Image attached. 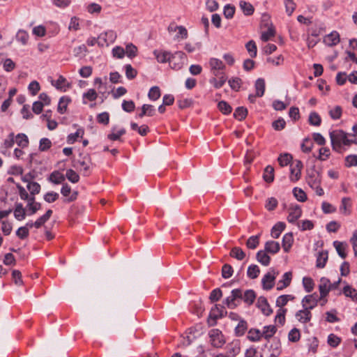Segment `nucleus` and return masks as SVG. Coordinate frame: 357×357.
Segmentation results:
<instances>
[{
	"label": "nucleus",
	"instance_id": "obj_1",
	"mask_svg": "<svg viewBox=\"0 0 357 357\" xmlns=\"http://www.w3.org/2000/svg\"><path fill=\"white\" fill-rule=\"evenodd\" d=\"M208 67L212 77L210 83L216 89L223 86V63L220 59L211 58L208 61Z\"/></svg>",
	"mask_w": 357,
	"mask_h": 357
},
{
	"label": "nucleus",
	"instance_id": "obj_2",
	"mask_svg": "<svg viewBox=\"0 0 357 357\" xmlns=\"http://www.w3.org/2000/svg\"><path fill=\"white\" fill-rule=\"evenodd\" d=\"M329 135L333 149L336 151H340L342 145L349 146L348 135L351 136L342 130H333Z\"/></svg>",
	"mask_w": 357,
	"mask_h": 357
},
{
	"label": "nucleus",
	"instance_id": "obj_3",
	"mask_svg": "<svg viewBox=\"0 0 357 357\" xmlns=\"http://www.w3.org/2000/svg\"><path fill=\"white\" fill-rule=\"evenodd\" d=\"M279 272L274 268H271L262 278L261 284L263 289L265 290L271 289L275 283V278Z\"/></svg>",
	"mask_w": 357,
	"mask_h": 357
},
{
	"label": "nucleus",
	"instance_id": "obj_4",
	"mask_svg": "<svg viewBox=\"0 0 357 357\" xmlns=\"http://www.w3.org/2000/svg\"><path fill=\"white\" fill-rule=\"evenodd\" d=\"M92 163L89 155H80V158L76 162L75 167L83 172L84 176H89L91 172Z\"/></svg>",
	"mask_w": 357,
	"mask_h": 357
},
{
	"label": "nucleus",
	"instance_id": "obj_5",
	"mask_svg": "<svg viewBox=\"0 0 357 357\" xmlns=\"http://www.w3.org/2000/svg\"><path fill=\"white\" fill-rule=\"evenodd\" d=\"M185 59V53L181 51L172 54L169 61L171 68L176 70H180L183 67Z\"/></svg>",
	"mask_w": 357,
	"mask_h": 357
},
{
	"label": "nucleus",
	"instance_id": "obj_6",
	"mask_svg": "<svg viewBox=\"0 0 357 357\" xmlns=\"http://www.w3.org/2000/svg\"><path fill=\"white\" fill-rule=\"evenodd\" d=\"M116 38V33L112 30L101 33L98 37V45L100 47L108 46L113 43Z\"/></svg>",
	"mask_w": 357,
	"mask_h": 357
},
{
	"label": "nucleus",
	"instance_id": "obj_7",
	"mask_svg": "<svg viewBox=\"0 0 357 357\" xmlns=\"http://www.w3.org/2000/svg\"><path fill=\"white\" fill-rule=\"evenodd\" d=\"M242 298V291L240 289H235L231 291V294L226 299V304L230 308L236 307L241 298Z\"/></svg>",
	"mask_w": 357,
	"mask_h": 357
},
{
	"label": "nucleus",
	"instance_id": "obj_8",
	"mask_svg": "<svg viewBox=\"0 0 357 357\" xmlns=\"http://www.w3.org/2000/svg\"><path fill=\"white\" fill-rule=\"evenodd\" d=\"M222 317V307L220 305H215L210 311L208 318V323L210 326L217 324V320Z\"/></svg>",
	"mask_w": 357,
	"mask_h": 357
},
{
	"label": "nucleus",
	"instance_id": "obj_9",
	"mask_svg": "<svg viewBox=\"0 0 357 357\" xmlns=\"http://www.w3.org/2000/svg\"><path fill=\"white\" fill-rule=\"evenodd\" d=\"M210 341L214 347L220 348L223 345V335L218 329H212L209 332Z\"/></svg>",
	"mask_w": 357,
	"mask_h": 357
},
{
	"label": "nucleus",
	"instance_id": "obj_10",
	"mask_svg": "<svg viewBox=\"0 0 357 357\" xmlns=\"http://www.w3.org/2000/svg\"><path fill=\"white\" fill-rule=\"evenodd\" d=\"M321 299V298H320V296L319 297L318 295L315 293L307 295L302 299V306L312 310L317 305L319 300Z\"/></svg>",
	"mask_w": 357,
	"mask_h": 357
},
{
	"label": "nucleus",
	"instance_id": "obj_11",
	"mask_svg": "<svg viewBox=\"0 0 357 357\" xmlns=\"http://www.w3.org/2000/svg\"><path fill=\"white\" fill-rule=\"evenodd\" d=\"M302 215V209L298 205H291L288 208L287 221L295 223Z\"/></svg>",
	"mask_w": 357,
	"mask_h": 357
},
{
	"label": "nucleus",
	"instance_id": "obj_12",
	"mask_svg": "<svg viewBox=\"0 0 357 357\" xmlns=\"http://www.w3.org/2000/svg\"><path fill=\"white\" fill-rule=\"evenodd\" d=\"M51 84L57 90L62 92L67 91L71 87V84L62 75H59L56 80H51Z\"/></svg>",
	"mask_w": 357,
	"mask_h": 357
},
{
	"label": "nucleus",
	"instance_id": "obj_13",
	"mask_svg": "<svg viewBox=\"0 0 357 357\" xmlns=\"http://www.w3.org/2000/svg\"><path fill=\"white\" fill-rule=\"evenodd\" d=\"M295 317L301 324H307L312 319L311 310L305 307L296 312Z\"/></svg>",
	"mask_w": 357,
	"mask_h": 357
},
{
	"label": "nucleus",
	"instance_id": "obj_14",
	"mask_svg": "<svg viewBox=\"0 0 357 357\" xmlns=\"http://www.w3.org/2000/svg\"><path fill=\"white\" fill-rule=\"evenodd\" d=\"M320 298H325L331 290V281L329 279L323 277L320 279L319 284Z\"/></svg>",
	"mask_w": 357,
	"mask_h": 357
},
{
	"label": "nucleus",
	"instance_id": "obj_15",
	"mask_svg": "<svg viewBox=\"0 0 357 357\" xmlns=\"http://www.w3.org/2000/svg\"><path fill=\"white\" fill-rule=\"evenodd\" d=\"M303 167V163L300 160H296L294 164L291 165L290 176L291 181H297L301 178Z\"/></svg>",
	"mask_w": 357,
	"mask_h": 357
},
{
	"label": "nucleus",
	"instance_id": "obj_16",
	"mask_svg": "<svg viewBox=\"0 0 357 357\" xmlns=\"http://www.w3.org/2000/svg\"><path fill=\"white\" fill-rule=\"evenodd\" d=\"M257 306L266 316H268L273 312V310L271 308L267 299L264 296H260L258 298Z\"/></svg>",
	"mask_w": 357,
	"mask_h": 357
},
{
	"label": "nucleus",
	"instance_id": "obj_17",
	"mask_svg": "<svg viewBox=\"0 0 357 357\" xmlns=\"http://www.w3.org/2000/svg\"><path fill=\"white\" fill-rule=\"evenodd\" d=\"M324 43L328 47H333L340 43V34L334 31L324 38Z\"/></svg>",
	"mask_w": 357,
	"mask_h": 357
},
{
	"label": "nucleus",
	"instance_id": "obj_18",
	"mask_svg": "<svg viewBox=\"0 0 357 357\" xmlns=\"http://www.w3.org/2000/svg\"><path fill=\"white\" fill-rule=\"evenodd\" d=\"M306 179L307 184L311 188L321 185V176L319 173L316 170L311 171V172L308 174Z\"/></svg>",
	"mask_w": 357,
	"mask_h": 357
},
{
	"label": "nucleus",
	"instance_id": "obj_19",
	"mask_svg": "<svg viewBox=\"0 0 357 357\" xmlns=\"http://www.w3.org/2000/svg\"><path fill=\"white\" fill-rule=\"evenodd\" d=\"M227 349V353L229 357L236 356L241 350L240 341L238 340H233L231 343L228 344Z\"/></svg>",
	"mask_w": 357,
	"mask_h": 357
},
{
	"label": "nucleus",
	"instance_id": "obj_20",
	"mask_svg": "<svg viewBox=\"0 0 357 357\" xmlns=\"http://www.w3.org/2000/svg\"><path fill=\"white\" fill-rule=\"evenodd\" d=\"M292 279V273L291 272H286L283 275L282 278L279 280L277 283V289L282 290L286 287H287Z\"/></svg>",
	"mask_w": 357,
	"mask_h": 357
},
{
	"label": "nucleus",
	"instance_id": "obj_21",
	"mask_svg": "<svg viewBox=\"0 0 357 357\" xmlns=\"http://www.w3.org/2000/svg\"><path fill=\"white\" fill-rule=\"evenodd\" d=\"M153 54L155 56L158 62L164 63L167 61L169 62L172 54H171L169 52L155 50L153 51Z\"/></svg>",
	"mask_w": 357,
	"mask_h": 357
},
{
	"label": "nucleus",
	"instance_id": "obj_22",
	"mask_svg": "<svg viewBox=\"0 0 357 357\" xmlns=\"http://www.w3.org/2000/svg\"><path fill=\"white\" fill-rule=\"evenodd\" d=\"M71 188L68 184H65L62 186L61 190V193L64 196L68 197L66 201L68 202H73L77 199V192H73L71 195Z\"/></svg>",
	"mask_w": 357,
	"mask_h": 357
},
{
	"label": "nucleus",
	"instance_id": "obj_23",
	"mask_svg": "<svg viewBox=\"0 0 357 357\" xmlns=\"http://www.w3.org/2000/svg\"><path fill=\"white\" fill-rule=\"evenodd\" d=\"M294 243L293 234L289 232L283 236L282 238V248L285 252H288Z\"/></svg>",
	"mask_w": 357,
	"mask_h": 357
},
{
	"label": "nucleus",
	"instance_id": "obj_24",
	"mask_svg": "<svg viewBox=\"0 0 357 357\" xmlns=\"http://www.w3.org/2000/svg\"><path fill=\"white\" fill-rule=\"evenodd\" d=\"M280 245L278 242L269 241L265 243L264 250L268 253L274 255L280 251Z\"/></svg>",
	"mask_w": 357,
	"mask_h": 357
},
{
	"label": "nucleus",
	"instance_id": "obj_25",
	"mask_svg": "<svg viewBox=\"0 0 357 357\" xmlns=\"http://www.w3.org/2000/svg\"><path fill=\"white\" fill-rule=\"evenodd\" d=\"M126 133V130L123 128H118L116 126L112 127L111 133L107 135V138L109 140L115 141L119 140L121 136Z\"/></svg>",
	"mask_w": 357,
	"mask_h": 357
},
{
	"label": "nucleus",
	"instance_id": "obj_26",
	"mask_svg": "<svg viewBox=\"0 0 357 357\" xmlns=\"http://www.w3.org/2000/svg\"><path fill=\"white\" fill-rule=\"evenodd\" d=\"M285 223L283 222H277L271 229V236L273 238H278L285 229Z\"/></svg>",
	"mask_w": 357,
	"mask_h": 357
},
{
	"label": "nucleus",
	"instance_id": "obj_27",
	"mask_svg": "<svg viewBox=\"0 0 357 357\" xmlns=\"http://www.w3.org/2000/svg\"><path fill=\"white\" fill-rule=\"evenodd\" d=\"M340 211L345 215L351 213V199L349 197H343L342 199Z\"/></svg>",
	"mask_w": 357,
	"mask_h": 357
},
{
	"label": "nucleus",
	"instance_id": "obj_28",
	"mask_svg": "<svg viewBox=\"0 0 357 357\" xmlns=\"http://www.w3.org/2000/svg\"><path fill=\"white\" fill-rule=\"evenodd\" d=\"M71 102L70 98L68 96H62L59 101L57 110L58 112L63 114L66 113L68 104Z\"/></svg>",
	"mask_w": 357,
	"mask_h": 357
},
{
	"label": "nucleus",
	"instance_id": "obj_29",
	"mask_svg": "<svg viewBox=\"0 0 357 357\" xmlns=\"http://www.w3.org/2000/svg\"><path fill=\"white\" fill-rule=\"evenodd\" d=\"M256 298L255 292L252 289L246 290L244 294H242V299L247 305H252Z\"/></svg>",
	"mask_w": 357,
	"mask_h": 357
},
{
	"label": "nucleus",
	"instance_id": "obj_30",
	"mask_svg": "<svg viewBox=\"0 0 357 357\" xmlns=\"http://www.w3.org/2000/svg\"><path fill=\"white\" fill-rule=\"evenodd\" d=\"M14 216L17 220H22L26 217V211L23 207L22 204L17 203L14 210Z\"/></svg>",
	"mask_w": 357,
	"mask_h": 357
},
{
	"label": "nucleus",
	"instance_id": "obj_31",
	"mask_svg": "<svg viewBox=\"0 0 357 357\" xmlns=\"http://www.w3.org/2000/svg\"><path fill=\"white\" fill-rule=\"evenodd\" d=\"M84 135L83 128H78L75 133H71L67 137V142L70 144H74L79 138H82Z\"/></svg>",
	"mask_w": 357,
	"mask_h": 357
},
{
	"label": "nucleus",
	"instance_id": "obj_32",
	"mask_svg": "<svg viewBox=\"0 0 357 357\" xmlns=\"http://www.w3.org/2000/svg\"><path fill=\"white\" fill-rule=\"evenodd\" d=\"M52 211L49 209L46 213L34 222V227L38 229L43 226L51 217Z\"/></svg>",
	"mask_w": 357,
	"mask_h": 357
},
{
	"label": "nucleus",
	"instance_id": "obj_33",
	"mask_svg": "<svg viewBox=\"0 0 357 357\" xmlns=\"http://www.w3.org/2000/svg\"><path fill=\"white\" fill-rule=\"evenodd\" d=\"M257 261L264 266H268L271 261V257L267 255V252L259 250L256 255Z\"/></svg>",
	"mask_w": 357,
	"mask_h": 357
},
{
	"label": "nucleus",
	"instance_id": "obj_34",
	"mask_svg": "<svg viewBox=\"0 0 357 357\" xmlns=\"http://www.w3.org/2000/svg\"><path fill=\"white\" fill-rule=\"evenodd\" d=\"M333 245L339 256L342 259H345L347 257V253L345 252L347 244L343 242L335 241L333 242Z\"/></svg>",
	"mask_w": 357,
	"mask_h": 357
},
{
	"label": "nucleus",
	"instance_id": "obj_35",
	"mask_svg": "<svg viewBox=\"0 0 357 357\" xmlns=\"http://www.w3.org/2000/svg\"><path fill=\"white\" fill-rule=\"evenodd\" d=\"M328 260V252L327 251H321L319 252L318 256L317 257V267L319 268H322L326 266V263Z\"/></svg>",
	"mask_w": 357,
	"mask_h": 357
},
{
	"label": "nucleus",
	"instance_id": "obj_36",
	"mask_svg": "<svg viewBox=\"0 0 357 357\" xmlns=\"http://www.w3.org/2000/svg\"><path fill=\"white\" fill-rule=\"evenodd\" d=\"M155 109L151 105L144 104L142 107V112L138 114L139 118H142L144 116H152L154 115Z\"/></svg>",
	"mask_w": 357,
	"mask_h": 357
},
{
	"label": "nucleus",
	"instance_id": "obj_37",
	"mask_svg": "<svg viewBox=\"0 0 357 357\" xmlns=\"http://www.w3.org/2000/svg\"><path fill=\"white\" fill-rule=\"evenodd\" d=\"M137 52H138L137 47L134 44L130 43L126 45L125 52H126V55L128 58H130V59L135 58L137 55Z\"/></svg>",
	"mask_w": 357,
	"mask_h": 357
},
{
	"label": "nucleus",
	"instance_id": "obj_38",
	"mask_svg": "<svg viewBox=\"0 0 357 357\" xmlns=\"http://www.w3.org/2000/svg\"><path fill=\"white\" fill-rule=\"evenodd\" d=\"M256 96L257 97L263 96L265 91V81L262 78H259L255 82Z\"/></svg>",
	"mask_w": 357,
	"mask_h": 357
},
{
	"label": "nucleus",
	"instance_id": "obj_39",
	"mask_svg": "<svg viewBox=\"0 0 357 357\" xmlns=\"http://www.w3.org/2000/svg\"><path fill=\"white\" fill-rule=\"evenodd\" d=\"M343 293L347 297H350L353 301H357V289L350 285H346L343 289Z\"/></svg>",
	"mask_w": 357,
	"mask_h": 357
},
{
	"label": "nucleus",
	"instance_id": "obj_40",
	"mask_svg": "<svg viewBox=\"0 0 357 357\" xmlns=\"http://www.w3.org/2000/svg\"><path fill=\"white\" fill-rule=\"evenodd\" d=\"M50 181L54 184H59L65 181V176L59 172L54 171L50 174Z\"/></svg>",
	"mask_w": 357,
	"mask_h": 357
},
{
	"label": "nucleus",
	"instance_id": "obj_41",
	"mask_svg": "<svg viewBox=\"0 0 357 357\" xmlns=\"http://www.w3.org/2000/svg\"><path fill=\"white\" fill-rule=\"evenodd\" d=\"M247 328V322L243 319H240L237 326L235 327V334L237 336H241L245 333Z\"/></svg>",
	"mask_w": 357,
	"mask_h": 357
},
{
	"label": "nucleus",
	"instance_id": "obj_42",
	"mask_svg": "<svg viewBox=\"0 0 357 357\" xmlns=\"http://www.w3.org/2000/svg\"><path fill=\"white\" fill-rule=\"evenodd\" d=\"M276 331L277 329L273 325L264 326V330L261 332L262 337L268 340L274 335V334L276 333Z\"/></svg>",
	"mask_w": 357,
	"mask_h": 357
},
{
	"label": "nucleus",
	"instance_id": "obj_43",
	"mask_svg": "<svg viewBox=\"0 0 357 357\" xmlns=\"http://www.w3.org/2000/svg\"><path fill=\"white\" fill-rule=\"evenodd\" d=\"M239 6L245 15H251L254 13V7L248 2L241 1Z\"/></svg>",
	"mask_w": 357,
	"mask_h": 357
},
{
	"label": "nucleus",
	"instance_id": "obj_44",
	"mask_svg": "<svg viewBox=\"0 0 357 357\" xmlns=\"http://www.w3.org/2000/svg\"><path fill=\"white\" fill-rule=\"evenodd\" d=\"M259 236H260V234L250 236L247 240V242H246V246L248 247V248L251 249V250H254V249L257 248V247L259 244Z\"/></svg>",
	"mask_w": 357,
	"mask_h": 357
},
{
	"label": "nucleus",
	"instance_id": "obj_45",
	"mask_svg": "<svg viewBox=\"0 0 357 357\" xmlns=\"http://www.w3.org/2000/svg\"><path fill=\"white\" fill-rule=\"evenodd\" d=\"M15 142L22 148L26 147L29 144V139L27 136L23 133L17 135Z\"/></svg>",
	"mask_w": 357,
	"mask_h": 357
},
{
	"label": "nucleus",
	"instance_id": "obj_46",
	"mask_svg": "<svg viewBox=\"0 0 357 357\" xmlns=\"http://www.w3.org/2000/svg\"><path fill=\"white\" fill-rule=\"evenodd\" d=\"M230 256L241 261L245 258V254L241 248L234 247L230 252Z\"/></svg>",
	"mask_w": 357,
	"mask_h": 357
},
{
	"label": "nucleus",
	"instance_id": "obj_47",
	"mask_svg": "<svg viewBox=\"0 0 357 357\" xmlns=\"http://www.w3.org/2000/svg\"><path fill=\"white\" fill-rule=\"evenodd\" d=\"M262 337V333L258 329H250L248 331V338L252 342H257Z\"/></svg>",
	"mask_w": 357,
	"mask_h": 357
},
{
	"label": "nucleus",
	"instance_id": "obj_48",
	"mask_svg": "<svg viewBox=\"0 0 357 357\" xmlns=\"http://www.w3.org/2000/svg\"><path fill=\"white\" fill-rule=\"evenodd\" d=\"M248 114V110L244 107H237L234 113V116L236 119L238 121H242L244 119Z\"/></svg>",
	"mask_w": 357,
	"mask_h": 357
},
{
	"label": "nucleus",
	"instance_id": "obj_49",
	"mask_svg": "<svg viewBox=\"0 0 357 357\" xmlns=\"http://www.w3.org/2000/svg\"><path fill=\"white\" fill-rule=\"evenodd\" d=\"M259 273L260 270L257 265L252 264L248 268L247 275L251 279L257 278L259 276Z\"/></svg>",
	"mask_w": 357,
	"mask_h": 357
},
{
	"label": "nucleus",
	"instance_id": "obj_50",
	"mask_svg": "<svg viewBox=\"0 0 357 357\" xmlns=\"http://www.w3.org/2000/svg\"><path fill=\"white\" fill-rule=\"evenodd\" d=\"M294 299V296L292 295H282L280 296L276 300V305L278 307H282L287 305L288 301H292Z\"/></svg>",
	"mask_w": 357,
	"mask_h": 357
},
{
	"label": "nucleus",
	"instance_id": "obj_51",
	"mask_svg": "<svg viewBox=\"0 0 357 357\" xmlns=\"http://www.w3.org/2000/svg\"><path fill=\"white\" fill-rule=\"evenodd\" d=\"M274 169L271 166H267L264 173V178L267 183H271L274 179Z\"/></svg>",
	"mask_w": 357,
	"mask_h": 357
},
{
	"label": "nucleus",
	"instance_id": "obj_52",
	"mask_svg": "<svg viewBox=\"0 0 357 357\" xmlns=\"http://www.w3.org/2000/svg\"><path fill=\"white\" fill-rule=\"evenodd\" d=\"M26 187L31 195H36L40 191V184L35 181L29 182Z\"/></svg>",
	"mask_w": 357,
	"mask_h": 357
},
{
	"label": "nucleus",
	"instance_id": "obj_53",
	"mask_svg": "<svg viewBox=\"0 0 357 357\" xmlns=\"http://www.w3.org/2000/svg\"><path fill=\"white\" fill-rule=\"evenodd\" d=\"M293 193L294 197L298 202H304L306 201L307 195L302 189L298 188H294L293 190Z\"/></svg>",
	"mask_w": 357,
	"mask_h": 357
},
{
	"label": "nucleus",
	"instance_id": "obj_54",
	"mask_svg": "<svg viewBox=\"0 0 357 357\" xmlns=\"http://www.w3.org/2000/svg\"><path fill=\"white\" fill-rule=\"evenodd\" d=\"M160 90L158 86H152L148 93V97L151 100H156L160 97Z\"/></svg>",
	"mask_w": 357,
	"mask_h": 357
},
{
	"label": "nucleus",
	"instance_id": "obj_55",
	"mask_svg": "<svg viewBox=\"0 0 357 357\" xmlns=\"http://www.w3.org/2000/svg\"><path fill=\"white\" fill-rule=\"evenodd\" d=\"M188 36V30L183 26H180L177 31V33L174 37L176 40L180 41L184 39H186Z\"/></svg>",
	"mask_w": 357,
	"mask_h": 357
},
{
	"label": "nucleus",
	"instance_id": "obj_56",
	"mask_svg": "<svg viewBox=\"0 0 357 357\" xmlns=\"http://www.w3.org/2000/svg\"><path fill=\"white\" fill-rule=\"evenodd\" d=\"M245 47L250 56L254 58L257 56V49L255 43L253 40H250L246 43Z\"/></svg>",
	"mask_w": 357,
	"mask_h": 357
},
{
	"label": "nucleus",
	"instance_id": "obj_57",
	"mask_svg": "<svg viewBox=\"0 0 357 357\" xmlns=\"http://www.w3.org/2000/svg\"><path fill=\"white\" fill-rule=\"evenodd\" d=\"M124 69L126 72V76L128 79H132L137 76V70L133 68L130 64L125 65Z\"/></svg>",
	"mask_w": 357,
	"mask_h": 357
},
{
	"label": "nucleus",
	"instance_id": "obj_58",
	"mask_svg": "<svg viewBox=\"0 0 357 357\" xmlns=\"http://www.w3.org/2000/svg\"><path fill=\"white\" fill-rule=\"evenodd\" d=\"M303 284L306 292L310 293L314 289V282L311 278L304 277L303 278Z\"/></svg>",
	"mask_w": 357,
	"mask_h": 357
},
{
	"label": "nucleus",
	"instance_id": "obj_59",
	"mask_svg": "<svg viewBox=\"0 0 357 357\" xmlns=\"http://www.w3.org/2000/svg\"><path fill=\"white\" fill-rule=\"evenodd\" d=\"M327 342L331 347H337L341 342V338L331 333L328 336Z\"/></svg>",
	"mask_w": 357,
	"mask_h": 357
},
{
	"label": "nucleus",
	"instance_id": "obj_60",
	"mask_svg": "<svg viewBox=\"0 0 357 357\" xmlns=\"http://www.w3.org/2000/svg\"><path fill=\"white\" fill-rule=\"evenodd\" d=\"M16 39L22 45H26L29 40V34L24 30H19L16 35Z\"/></svg>",
	"mask_w": 357,
	"mask_h": 357
},
{
	"label": "nucleus",
	"instance_id": "obj_61",
	"mask_svg": "<svg viewBox=\"0 0 357 357\" xmlns=\"http://www.w3.org/2000/svg\"><path fill=\"white\" fill-rule=\"evenodd\" d=\"M296 224L301 231L311 230L314 227L312 222L308 220H303L301 222H297Z\"/></svg>",
	"mask_w": 357,
	"mask_h": 357
},
{
	"label": "nucleus",
	"instance_id": "obj_62",
	"mask_svg": "<svg viewBox=\"0 0 357 357\" xmlns=\"http://www.w3.org/2000/svg\"><path fill=\"white\" fill-rule=\"evenodd\" d=\"M291 160L292 156L289 153L281 154L278 158V162L282 167L287 166Z\"/></svg>",
	"mask_w": 357,
	"mask_h": 357
},
{
	"label": "nucleus",
	"instance_id": "obj_63",
	"mask_svg": "<svg viewBox=\"0 0 357 357\" xmlns=\"http://www.w3.org/2000/svg\"><path fill=\"white\" fill-rule=\"evenodd\" d=\"M301 333L298 329L294 328L288 334V339L290 342H296L300 340Z\"/></svg>",
	"mask_w": 357,
	"mask_h": 357
},
{
	"label": "nucleus",
	"instance_id": "obj_64",
	"mask_svg": "<svg viewBox=\"0 0 357 357\" xmlns=\"http://www.w3.org/2000/svg\"><path fill=\"white\" fill-rule=\"evenodd\" d=\"M112 56L116 59H123L125 55V50L121 46H116L112 50Z\"/></svg>",
	"mask_w": 357,
	"mask_h": 357
}]
</instances>
